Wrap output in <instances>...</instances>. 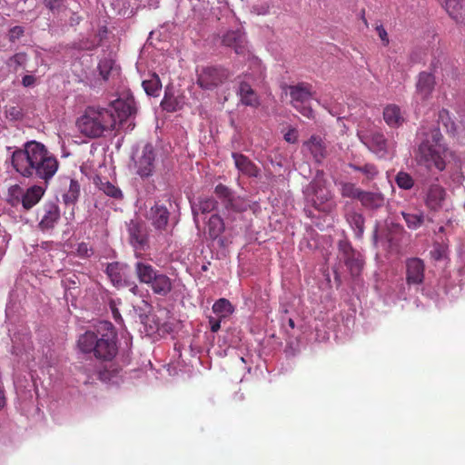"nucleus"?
I'll return each instance as SVG.
<instances>
[{
    "instance_id": "nucleus-1",
    "label": "nucleus",
    "mask_w": 465,
    "mask_h": 465,
    "mask_svg": "<svg viewBox=\"0 0 465 465\" xmlns=\"http://www.w3.org/2000/svg\"><path fill=\"white\" fill-rule=\"evenodd\" d=\"M79 350L84 353H93L102 362L94 367L84 366L86 380L84 383L95 381L114 382L119 369L112 363L118 352V337L114 324L107 321L99 322L93 329L81 334L77 341Z\"/></svg>"
},
{
    "instance_id": "nucleus-2",
    "label": "nucleus",
    "mask_w": 465,
    "mask_h": 465,
    "mask_svg": "<svg viewBox=\"0 0 465 465\" xmlns=\"http://www.w3.org/2000/svg\"><path fill=\"white\" fill-rule=\"evenodd\" d=\"M440 124H442L448 133L456 132V124L449 111L442 109L439 112L437 124L422 125L416 134L419 140L416 162L420 168H425L431 173L442 172L446 168L448 147L444 143Z\"/></svg>"
},
{
    "instance_id": "nucleus-3",
    "label": "nucleus",
    "mask_w": 465,
    "mask_h": 465,
    "mask_svg": "<svg viewBox=\"0 0 465 465\" xmlns=\"http://www.w3.org/2000/svg\"><path fill=\"white\" fill-rule=\"evenodd\" d=\"M11 163L23 177L41 180L48 184L56 173L59 163L45 144L35 140L24 143L23 148L12 152Z\"/></svg>"
},
{
    "instance_id": "nucleus-4",
    "label": "nucleus",
    "mask_w": 465,
    "mask_h": 465,
    "mask_svg": "<svg viewBox=\"0 0 465 465\" xmlns=\"http://www.w3.org/2000/svg\"><path fill=\"white\" fill-rule=\"evenodd\" d=\"M76 126L81 134L89 138H98L105 131H111L116 126V119L110 110L103 107L89 106L84 114L76 121Z\"/></svg>"
},
{
    "instance_id": "nucleus-5",
    "label": "nucleus",
    "mask_w": 465,
    "mask_h": 465,
    "mask_svg": "<svg viewBox=\"0 0 465 465\" xmlns=\"http://www.w3.org/2000/svg\"><path fill=\"white\" fill-rule=\"evenodd\" d=\"M304 202L303 213L308 218H315L312 208L323 213H330L335 207L332 193L324 184L316 179L312 180L302 188Z\"/></svg>"
},
{
    "instance_id": "nucleus-6",
    "label": "nucleus",
    "mask_w": 465,
    "mask_h": 465,
    "mask_svg": "<svg viewBox=\"0 0 465 465\" xmlns=\"http://www.w3.org/2000/svg\"><path fill=\"white\" fill-rule=\"evenodd\" d=\"M134 269L138 281L146 284L152 292L159 296H167L173 289V282L169 276L155 269L147 261H137Z\"/></svg>"
},
{
    "instance_id": "nucleus-7",
    "label": "nucleus",
    "mask_w": 465,
    "mask_h": 465,
    "mask_svg": "<svg viewBox=\"0 0 465 465\" xmlns=\"http://www.w3.org/2000/svg\"><path fill=\"white\" fill-rule=\"evenodd\" d=\"M231 75V71L223 65L204 66L197 74V84L203 90L213 91L223 84Z\"/></svg>"
},
{
    "instance_id": "nucleus-8",
    "label": "nucleus",
    "mask_w": 465,
    "mask_h": 465,
    "mask_svg": "<svg viewBox=\"0 0 465 465\" xmlns=\"http://www.w3.org/2000/svg\"><path fill=\"white\" fill-rule=\"evenodd\" d=\"M339 261L346 266L351 277L359 276L364 267V256L347 240H341L338 242Z\"/></svg>"
},
{
    "instance_id": "nucleus-9",
    "label": "nucleus",
    "mask_w": 465,
    "mask_h": 465,
    "mask_svg": "<svg viewBox=\"0 0 465 465\" xmlns=\"http://www.w3.org/2000/svg\"><path fill=\"white\" fill-rule=\"evenodd\" d=\"M214 193L228 213H241L247 211L249 207L244 198L237 195L232 189L223 183L215 186Z\"/></svg>"
},
{
    "instance_id": "nucleus-10",
    "label": "nucleus",
    "mask_w": 465,
    "mask_h": 465,
    "mask_svg": "<svg viewBox=\"0 0 465 465\" xmlns=\"http://www.w3.org/2000/svg\"><path fill=\"white\" fill-rule=\"evenodd\" d=\"M105 273L109 277L113 285L121 288L126 284H132L134 279L132 270L127 263L120 262H109L105 269Z\"/></svg>"
},
{
    "instance_id": "nucleus-11",
    "label": "nucleus",
    "mask_w": 465,
    "mask_h": 465,
    "mask_svg": "<svg viewBox=\"0 0 465 465\" xmlns=\"http://www.w3.org/2000/svg\"><path fill=\"white\" fill-rule=\"evenodd\" d=\"M436 85L435 76L430 72L422 71L417 75L414 97L425 102L432 97Z\"/></svg>"
},
{
    "instance_id": "nucleus-12",
    "label": "nucleus",
    "mask_w": 465,
    "mask_h": 465,
    "mask_svg": "<svg viewBox=\"0 0 465 465\" xmlns=\"http://www.w3.org/2000/svg\"><path fill=\"white\" fill-rule=\"evenodd\" d=\"M155 153L152 143H146L142 154L135 162L136 173L141 179L145 180L153 175L154 171Z\"/></svg>"
},
{
    "instance_id": "nucleus-13",
    "label": "nucleus",
    "mask_w": 465,
    "mask_h": 465,
    "mask_svg": "<svg viewBox=\"0 0 465 465\" xmlns=\"http://www.w3.org/2000/svg\"><path fill=\"white\" fill-rule=\"evenodd\" d=\"M130 244L135 251H144L148 245L146 227L143 223L131 220L127 224Z\"/></svg>"
},
{
    "instance_id": "nucleus-14",
    "label": "nucleus",
    "mask_w": 465,
    "mask_h": 465,
    "mask_svg": "<svg viewBox=\"0 0 465 465\" xmlns=\"http://www.w3.org/2000/svg\"><path fill=\"white\" fill-rule=\"evenodd\" d=\"M105 110H110L114 114L116 124H122L124 121H127L131 116L135 114L136 107L134 98H128L127 100L117 99L112 102Z\"/></svg>"
},
{
    "instance_id": "nucleus-15",
    "label": "nucleus",
    "mask_w": 465,
    "mask_h": 465,
    "mask_svg": "<svg viewBox=\"0 0 465 465\" xmlns=\"http://www.w3.org/2000/svg\"><path fill=\"white\" fill-rule=\"evenodd\" d=\"M43 212L44 214L38 223V228L43 232L54 229L61 216L57 200L45 202L43 205Z\"/></svg>"
},
{
    "instance_id": "nucleus-16",
    "label": "nucleus",
    "mask_w": 465,
    "mask_h": 465,
    "mask_svg": "<svg viewBox=\"0 0 465 465\" xmlns=\"http://www.w3.org/2000/svg\"><path fill=\"white\" fill-rule=\"evenodd\" d=\"M193 222L199 227L198 215L207 214L217 209L218 202L213 196H199L190 201Z\"/></svg>"
},
{
    "instance_id": "nucleus-17",
    "label": "nucleus",
    "mask_w": 465,
    "mask_h": 465,
    "mask_svg": "<svg viewBox=\"0 0 465 465\" xmlns=\"http://www.w3.org/2000/svg\"><path fill=\"white\" fill-rule=\"evenodd\" d=\"M425 264L420 258L406 261V282L409 286L420 285L424 281Z\"/></svg>"
},
{
    "instance_id": "nucleus-18",
    "label": "nucleus",
    "mask_w": 465,
    "mask_h": 465,
    "mask_svg": "<svg viewBox=\"0 0 465 465\" xmlns=\"http://www.w3.org/2000/svg\"><path fill=\"white\" fill-rule=\"evenodd\" d=\"M222 42L223 45L232 48L237 54L245 55L248 53L246 35L240 29L228 31L223 36Z\"/></svg>"
},
{
    "instance_id": "nucleus-19",
    "label": "nucleus",
    "mask_w": 465,
    "mask_h": 465,
    "mask_svg": "<svg viewBox=\"0 0 465 465\" xmlns=\"http://www.w3.org/2000/svg\"><path fill=\"white\" fill-rule=\"evenodd\" d=\"M361 141L380 158L384 157L388 152L387 139L380 132H371L370 134L360 135Z\"/></svg>"
},
{
    "instance_id": "nucleus-20",
    "label": "nucleus",
    "mask_w": 465,
    "mask_h": 465,
    "mask_svg": "<svg viewBox=\"0 0 465 465\" xmlns=\"http://www.w3.org/2000/svg\"><path fill=\"white\" fill-rule=\"evenodd\" d=\"M445 196L444 188L438 183H432L425 193V205L430 211L437 212L442 208Z\"/></svg>"
},
{
    "instance_id": "nucleus-21",
    "label": "nucleus",
    "mask_w": 465,
    "mask_h": 465,
    "mask_svg": "<svg viewBox=\"0 0 465 465\" xmlns=\"http://www.w3.org/2000/svg\"><path fill=\"white\" fill-rule=\"evenodd\" d=\"M148 219L156 230H166L170 219V212L163 204L155 203L154 205L150 208Z\"/></svg>"
},
{
    "instance_id": "nucleus-22",
    "label": "nucleus",
    "mask_w": 465,
    "mask_h": 465,
    "mask_svg": "<svg viewBox=\"0 0 465 465\" xmlns=\"http://www.w3.org/2000/svg\"><path fill=\"white\" fill-rule=\"evenodd\" d=\"M359 202L367 211L374 213L380 211L385 206L386 198L381 192L363 190Z\"/></svg>"
},
{
    "instance_id": "nucleus-23",
    "label": "nucleus",
    "mask_w": 465,
    "mask_h": 465,
    "mask_svg": "<svg viewBox=\"0 0 465 465\" xmlns=\"http://www.w3.org/2000/svg\"><path fill=\"white\" fill-rule=\"evenodd\" d=\"M48 184L40 183L27 188L23 192L21 203L25 210L28 211L36 205L45 194Z\"/></svg>"
},
{
    "instance_id": "nucleus-24",
    "label": "nucleus",
    "mask_w": 465,
    "mask_h": 465,
    "mask_svg": "<svg viewBox=\"0 0 465 465\" xmlns=\"http://www.w3.org/2000/svg\"><path fill=\"white\" fill-rule=\"evenodd\" d=\"M304 145L312 153L315 163L318 164L322 163L328 154L327 147L322 138L319 135L313 134L304 143Z\"/></svg>"
},
{
    "instance_id": "nucleus-25",
    "label": "nucleus",
    "mask_w": 465,
    "mask_h": 465,
    "mask_svg": "<svg viewBox=\"0 0 465 465\" xmlns=\"http://www.w3.org/2000/svg\"><path fill=\"white\" fill-rule=\"evenodd\" d=\"M236 94L240 96L242 104L251 107H258L260 105V100L257 94L251 84L245 80L239 81V86Z\"/></svg>"
},
{
    "instance_id": "nucleus-26",
    "label": "nucleus",
    "mask_w": 465,
    "mask_h": 465,
    "mask_svg": "<svg viewBox=\"0 0 465 465\" xmlns=\"http://www.w3.org/2000/svg\"><path fill=\"white\" fill-rule=\"evenodd\" d=\"M232 159L236 168L244 175L249 177H258L260 174V169L257 165L252 162L247 156L239 153H232Z\"/></svg>"
},
{
    "instance_id": "nucleus-27",
    "label": "nucleus",
    "mask_w": 465,
    "mask_h": 465,
    "mask_svg": "<svg viewBox=\"0 0 465 465\" xmlns=\"http://www.w3.org/2000/svg\"><path fill=\"white\" fill-rule=\"evenodd\" d=\"M311 85L305 83H300L295 85H290V96L292 98V104H306L312 99V93L311 92Z\"/></svg>"
},
{
    "instance_id": "nucleus-28",
    "label": "nucleus",
    "mask_w": 465,
    "mask_h": 465,
    "mask_svg": "<svg viewBox=\"0 0 465 465\" xmlns=\"http://www.w3.org/2000/svg\"><path fill=\"white\" fill-rule=\"evenodd\" d=\"M443 7L457 24L465 25V0H445Z\"/></svg>"
},
{
    "instance_id": "nucleus-29",
    "label": "nucleus",
    "mask_w": 465,
    "mask_h": 465,
    "mask_svg": "<svg viewBox=\"0 0 465 465\" xmlns=\"http://www.w3.org/2000/svg\"><path fill=\"white\" fill-rule=\"evenodd\" d=\"M383 118L386 124L391 127H398L404 121L400 107L395 104H391L384 108Z\"/></svg>"
},
{
    "instance_id": "nucleus-30",
    "label": "nucleus",
    "mask_w": 465,
    "mask_h": 465,
    "mask_svg": "<svg viewBox=\"0 0 465 465\" xmlns=\"http://www.w3.org/2000/svg\"><path fill=\"white\" fill-rule=\"evenodd\" d=\"M401 214L404 219L407 227L410 230H417L421 227L425 222V215L422 211L409 212L401 211Z\"/></svg>"
},
{
    "instance_id": "nucleus-31",
    "label": "nucleus",
    "mask_w": 465,
    "mask_h": 465,
    "mask_svg": "<svg viewBox=\"0 0 465 465\" xmlns=\"http://www.w3.org/2000/svg\"><path fill=\"white\" fill-rule=\"evenodd\" d=\"M208 235L213 240L218 239L225 230V225L223 218L217 214H213L207 223Z\"/></svg>"
},
{
    "instance_id": "nucleus-32",
    "label": "nucleus",
    "mask_w": 465,
    "mask_h": 465,
    "mask_svg": "<svg viewBox=\"0 0 465 465\" xmlns=\"http://www.w3.org/2000/svg\"><path fill=\"white\" fill-rule=\"evenodd\" d=\"M345 218L350 226L355 231L356 236L361 237L364 232L365 223L363 214L356 211H351L345 214Z\"/></svg>"
},
{
    "instance_id": "nucleus-33",
    "label": "nucleus",
    "mask_w": 465,
    "mask_h": 465,
    "mask_svg": "<svg viewBox=\"0 0 465 465\" xmlns=\"http://www.w3.org/2000/svg\"><path fill=\"white\" fill-rule=\"evenodd\" d=\"M80 195V184L78 181L74 179L70 180V185L68 191L64 193L63 200L66 206H72L70 215L74 216V206L76 203Z\"/></svg>"
},
{
    "instance_id": "nucleus-34",
    "label": "nucleus",
    "mask_w": 465,
    "mask_h": 465,
    "mask_svg": "<svg viewBox=\"0 0 465 465\" xmlns=\"http://www.w3.org/2000/svg\"><path fill=\"white\" fill-rule=\"evenodd\" d=\"M142 86L147 95L157 97L162 89V83L157 74L153 73L148 79H144Z\"/></svg>"
},
{
    "instance_id": "nucleus-35",
    "label": "nucleus",
    "mask_w": 465,
    "mask_h": 465,
    "mask_svg": "<svg viewBox=\"0 0 465 465\" xmlns=\"http://www.w3.org/2000/svg\"><path fill=\"white\" fill-rule=\"evenodd\" d=\"M95 184L98 188L103 191L106 195L120 200L123 199L124 195L119 187L115 186L108 181H103L102 178L96 177L94 180Z\"/></svg>"
},
{
    "instance_id": "nucleus-36",
    "label": "nucleus",
    "mask_w": 465,
    "mask_h": 465,
    "mask_svg": "<svg viewBox=\"0 0 465 465\" xmlns=\"http://www.w3.org/2000/svg\"><path fill=\"white\" fill-rule=\"evenodd\" d=\"M232 303L225 298L217 300L213 305V312L220 319H225L233 312Z\"/></svg>"
},
{
    "instance_id": "nucleus-37",
    "label": "nucleus",
    "mask_w": 465,
    "mask_h": 465,
    "mask_svg": "<svg viewBox=\"0 0 465 465\" xmlns=\"http://www.w3.org/2000/svg\"><path fill=\"white\" fill-rule=\"evenodd\" d=\"M340 192L342 197L360 201L363 190L357 187L355 183L350 182H341Z\"/></svg>"
},
{
    "instance_id": "nucleus-38",
    "label": "nucleus",
    "mask_w": 465,
    "mask_h": 465,
    "mask_svg": "<svg viewBox=\"0 0 465 465\" xmlns=\"http://www.w3.org/2000/svg\"><path fill=\"white\" fill-rule=\"evenodd\" d=\"M348 167L355 172L361 173L368 180H373L379 174L377 166L371 163H366L363 165L349 163Z\"/></svg>"
},
{
    "instance_id": "nucleus-39",
    "label": "nucleus",
    "mask_w": 465,
    "mask_h": 465,
    "mask_svg": "<svg viewBox=\"0 0 465 465\" xmlns=\"http://www.w3.org/2000/svg\"><path fill=\"white\" fill-rule=\"evenodd\" d=\"M161 107L163 110L172 113L179 109V103L177 98L169 93V88L166 87L164 96L161 102Z\"/></svg>"
},
{
    "instance_id": "nucleus-40",
    "label": "nucleus",
    "mask_w": 465,
    "mask_h": 465,
    "mask_svg": "<svg viewBox=\"0 0 465 465\" xmlns=\"http://www.w3.org/2000/svg\"><path fill=\"white\" fill-rule=\"evenodd\" d=\"M25 35V27L23 25L10 26L5 34V38L11 45H15Z\"/></svg>"
},
{
    "instance_id": "nucleus-41",
    "label": "nucleus",
    "mask_w": 465,
    "mask_h": 465,
    "mask_svg": "<svg viewBox=\"0 0 465 465\" xmlns=\"http://www.w3.org/2000/svg\"><path fill=\"white\" fill-rule=\"evenodd\" d=\"M27 61V54L25 52H19L8 58V60L6 61V65L9 68H13L15 71H17L19 67H25Z\"/></svg>"
},
{
    "instance_id": "nucleus-42",
    "label": "nucleus",
    "mask_w": 465,
    "mask_h": 465,
    "mask_svg": "<svg viewBox=\"0 0 465 465\" xmlns=\"http://www.w3.org/2000/svg\"><path fill=\"white\" fill-rule=\"evenodd\" d=\"M395 183L402 190H411L414 186L412 176L403 171L399 172L395 176Z\"/></svg>"
},
{
    "instance_id": "nucleus-43",
    "label": "nucleus",
    "mask_w": 465,
    "mask_h": 465,
    "mask_svg": "<svg viewBox=\"0 0 465 465\" xmlns=\"http://www.w3.org/2000/svg\"><path fill=\"white\" fill-rule=\"evenodd\" d=\"M23 192V188L18 184L10 186L8 188L6 202L13 207L16 206L21 203Z\"/></svg>"
},
{
    "instance_id": "nucleus-44",
    "label": "nucleus",
    "mask_w": 465,
    "mask_h": 465,
    "mask_svg": "<svg viewBox=\"0 0 465 465\" xmlns=\"http://www.w3.org/2000/svg\"><path fill=\"white\" fill-rule=\"evenodd\" d=\"M114 65V61L111 58H104L101 59L98 64L99 74L102 78L106 81L109 78L110 73L113 70Z\"/></svg>"
},
{
    "instance_id": "nucleus-45",
    "label": "nucleus",
    "mask_w": 465,
    "mask_h": 465,
    "mask_svg": "<svg viewBox=\"0 0 465 465\" xmlns=\"http://www.w3.org/2000/svg\"><path fill=\"white\" fill-rule=\"evenodd\" d=\"M293 107L306 118H314V112L309 103L293 104Z\"/></svg>"
},
{
    "instance_id": "nucleus-46",
    "label": "nucleus",
    "mask_w": 465,
    "mask_h": 465,
    "mask_svg": "<svg viewBox=\"0 0 465 465\" xmlns=\"http://www.w3.org/2000/svg\"><path fill=\"white\" fill-rule=\"evenodd\" d=\"M6 117L10 120L17 121L23 118L24 114L20 107L11 106L5 110Z\"/></svg>"
},
{
    "instance_id": "nucleus-47",
    "label": "nucleus",
    "mask_w": 465,
    "mask_h": 465,
    "mask_svg": "<svg viewBox=\"0 0 465 465\" xmlns=\"http://www.w3.org/2000/svg\"><path fill=\"white\" fill-rule=\"evenodd\" d=\"M270 12V5L268 3H263L261 5H254L252 6V13H254L258 15H266Z\"/></svg>"
},
{
    "instance_id": "nucleus-48",
    "label": "nucleus",
    "mask_w": 465,
    "mask_h": 465,
    "mask_svg": "<svg viewBox=\"0 0 465 465\" xmlns=\"http://www.w3.org/2000/svg\"><path fill=\"white\" fill-rule=\"evenodd\" d=\"M65 0H43V3L46 8L50 11H58Z\"/></svg>"
},
{
    "instance_id": "nucleus-49",
    "label": "nucleus",
    "mask_w": 465,
    "mask_h": 465,
    "mask_svg": "<svg viewBox=\"0 0 465 465\" xmlns=\"http://www.w3.org/2000/svg\"><path fill=\"white\" fill-rule=\"evenodd\" d=\"M284 140L289 143H295L298 142V131L295 128H290L284 134Z\"/></svg>"
},
{
    "instance_id": "nucleus-50",
    "label": "nucleus",
    "mask_w": 465,
    "mask_h": 465,
    "mask_svg": "<svg viewBox=\"0 0 465 465\" xmlns=\"http://www.w3.org/2000/svg\"><path fill=\"white\" fill-rule=\"evenodd\" d=\"M223 319L219 317H209L210 330L213 332H217L221 328V322Z\"/></svg>"
},
{
    "instance_id": "nucleus-51",
    "label": "nucleus",
    "mask_w": 465,
    "mask_h": 465,
    "mask_svg": "<svg viewBox=\"0 0 465 465\" xmlns=\"http://www.w3.org/2000/svg\"><path fill=\"white\" fill-rule=\"evenodd\" d=\"M10 239V234H8L5 231L0 230V252H3L5 249Z\"/></svg>"
},
{
    "instance_id": "nucleus-52",
    "label": "nucleus",
    "mask_w": 465,
    "mask_h": 465,
    "mask_svg": "<svg viewBox=\"0 0 465 465\" xmlns=\"http://www.w3.org/2000/svg\"><path fill=\"white\" fill-rule=\"evenodd\" d=\"M36 78L32 74H25L22 78V84L25 87H32L35 84Z\"/></svg>"
},
{
    "instance_id": "nucleus-53",
    "label": "nucleus",
    "mask_w": 465,
    "mask_h": 465,
    "mask_svg": "<svg viewBox=\"0 0 465 465\" xmlns=\"http://www.w3.org/2000/svg\"><path fill=\"white\" fill-rule=\"evenodd\" d=\"M376 31H377L380 38L384 42L385 45H387L389 43V39H388L387 32L384 29V27L382 25H378L376 27Z\"/></svg>"
},
{
    "instance_id": "nucleus-54",
    "label": "nucleus",
    "mask_w": 465,
    "mask_h": 465,
    "mask_svg": "<svg viewBox=\"0 0 465 465\" xmlns=\"http://www.w3.org/2000/svg\"><path fill=\"white\" fill-rule=\"evenodd\" d=\"M430 255L434 260H440L443 257V250L440 245L434 247L432 251H430Z\"/></svg>"
},
{
    "instance_id": "nucleus-55",
    "label": "nucleus",
    "mask_w": 465,
    "mask_h": 465,
    "mask_svg": "<svg viewBox=\"0 0 465 465\" xmlns=\"http://www.w3.org/2000/svg\"><path fill=\"white\" fill-rule=\"evenodd\" d=\"M298 348L294 347L293 342L288 341L286 345L285 351L289 353L290 355L294 356L298 352Z\"/></svg>"
},
{
    "instance_id": "nucleus-56",
    "label": "nucleus",
    "mask_w": 465,
    "mask_h": 465,
    "mask_svg": "<svg viewBox=\"0 0 465 465\" xmlns=\"http://www.w3.org/2000/svg\"><path fill=\"white\" fill-rule=\"evenodd\" d=\"M77 252L81 254V255H84V256H89V249L87 247V244L86 243H80L78 245V249H77Z\"/></svg>"
},
{
    "instance_id": "nucleus-57",
    "label": "nucleus",
    "mask_w": 465,
    "mask_h": 465,
    "mask_svg": "<svg viewBox=\"0 0 465 465\" xmlns=\"http://www.w3.org/2000/svg\"><path fill=\"white\" fill-rule=\"evenodd\" d=\"M410 61L411 64H417L420 63V54L418 51H412L410 54Z\"/></svg>"
},
{
    "instance_id": "nucleus-58",
    "label": "nucleus",
    "mask_w": 465,
    "mask_h": 465,
    "mask_svg": "<svg viewBox=\"0 0 465 465\" xmlns=\"http://www.w3.org/2000/svg\"><path fill=\"white\" fill-rule=\"evenodd\" d=\"M124 287H129L130 292L134 294H137L139 292V287L134 279L132 280V284H126Z\"/></svg>"
},
{
    "instance_id": "nucleus-59",
    "label": "nucleus",
    "mask_w": 465,
    "mask_h": 465,
    "mask_svg": "<svg viewBox=\"0 0 465 465\" xmlns=\"http://www.w3.org/2000/svg\"><path fill=\"white\" fill-rule=\"evenodd\" d=\"M5 405V398L3 389L0 387V411L4 408Z\"/></svg>"
},
{
    "instance_id": "nucleus-60",
    "label": "nucleus",
    "mask_w": 465,
    "mask_h": 465,
    "mask_svg": "<svg viewBox=\"0 0 465 465\" xmlns=\"http://www.w3.org/2000/svg\"><path fill=\"white\" fill-rule=\"evenodd\" d=\"M80 21H81L80 16L75 15L74 14V15L70 18V25H78V24L80 23Z\"/></svg>"
},
{
    "instance_id": "nucleus-61",
    "label": "nucleus",
    "mask_w": 465,
    "mask_h": 465,
    "mask_svg": "<svg viewBox=\"0 0 465 465\" xmlns=\"http://www.w3.org/2000/svg\"><path fill=\"white\" fill-rule=\"evenodd\" d=\"M379 239V232H378V225L375 226L373 234H372V240L374 244H377Z\"/></svg>"
},
{
    "instance_id": "nucleus-62",
    "label": "nucleus",
    "mask_w": 465,
    "mask_h": 465,
    "mask_svg": "<svg viewBox=\"0 0 465 465\" xmlns=\"http://www.w3.org/2000/svg\"><path fill=\"white\" fill-rule=\"evenodd\" d=\"M391 228L394 229L396 232H401L403 230L402 226L398 223H391Z\"/></svg>"
},
{
    "instance_id": "nucleus-63",
    "label": "nucleus",
    "mask_w": 465,
    "mask_h": 465,
    "mask_svg": "<svg viewBox=\"0 0 465 465\" xmlns=\"http://www.w3.org/2000/svg\"><path fill=\"white\" fill-rule=\"evenodd\" d=\"M218 241V243L221 247H224L225 246V239L224 238H222L221 236L216 239Z\"/></svg>"
},
{
    "instance_id": "nucleus-64",
    "label": "nucleus",
    "mask_w": 465,
    "mask_h": 465,
    "mask_svg": "<svg viewBox=\"0 0 465 465\" xmlns=\"http://www.w3.org/2000/svg\"><path fill=\"white\" fill-rule=\"evenodd\" d=\"M209 265H210L209 262L204 263V264H203L202 267H201V271L202 272H206L208 270V268H209Z\"/></svg>"
}]
</instances>
